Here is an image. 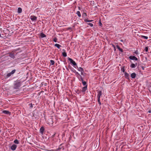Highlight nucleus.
<instances>
[{
  "label": "nucleus",
  "instance_id": "nucleus-15",
  "mask_svg": "<svg viewBox=\"0 0 151 151\" xmlns=\"http://www.w3.org/2000/svg\"><path fill=\"white\" fill-rule=\"evenodd\" d=\"M54 46L57 47L58 49H60V47H61V45L58 44H55Z\"/></svg>",
  "mask_w": 151,
  "mask_h": 151
},
{
  "label": "nucleus",
  "instance_id": "nucleus-30",
  "mask_svg": "<svg viewBox=\"0 0 151 151\" xmlns=\"http://www.w3.org/2000/svg\"><path fill=\"white\" fill-rule=\"evenodd\" d=\"M87 24L88 25H90L91 27H92L93 26V25L92 23H88Z\"/></svg>",
  "mask_w": 151,
  "mask_h": 151
},
{
  "label": "nucleus",
  "instance_id": "nucleus-27",
  "mask_svg": "<svg viewBox=\"0 0 151 151\" xmlns=\"http://www.w3.org/2000/svg\"><path fill=\"white\" fill-rule=\"evenodd\" d=\"M14 143H15V144H18L19 143V142L17 139L15 140L14 141Z\"/></svg>",
  "mask_w": 151,
  "mask_h": 151
},
{
  "label": "nucleus",
  "instance_id": "nucleus-34",
  "mask_svg": "<svg viewBox=\"0 0 151 151\" xmlns=\"http://www.w3.org/2000/svg\"><path fill=\"white\" fill-rule=\"evenodd\" d=\"M134 53L136 55H137L138 54V51L137 50L136 51H135Z\"/></svg>",
  "mask_w": 151,
  "mask_h": 151
},
{
  "label": "nucleus",
  "instance_id": "nucleus-32",
  "mask_svg": "<svg viewBox=\"0 0 151 151\" xmlns=\"http://www.w3.org/2000/svg\"><path fill=\"white\" fill-rule=\"evenodd\" d=\"M57 38H55L54 39H53V41L55 42H56L57 41Z\"/></svg>",
  "mask_w": 151,
  "mask_h": 151
},
{
  "label": "nucleus",
  "instance_id": "nucleus-6",
  "mask_svg": "<svg viewBox=\"0 0 151 151\" xmlns=\"http://www.w3.org/2000/svg\"><path fill=\"white\" fill-rule=\"evenodd\" d=\"M78 71L81 72V75H83V73H84V70L83 68L81 67L78 68Z\"/></svg>",
  "mask_w": 151,
  "mask_h": 151
},
{
  "label": "nucleus",
  "instance_id": "nucleus-33",
  "mask_svg": "<svg viewBox=\"0 0 151 151\" xmlns=\"http://www.w3.org/2000/svg\"><path fill=\"white\" fill-rule=\"evenodd\" d=\"M84 21L86 22H89V20H88L87 19H85L84 20Z\"/></svg>",
  "mask_w": 151,
  "mask_h": 151
},
{
  "label": "nucleus",
  "instance_id": "nucleus-14",
  "mask_svg": "<svg viewBox=\"0 0 151 151\" xmlns=\"http://www.w3.org/2000/svg\"><path fill=\"white\" fill-rule=\"evenodd\" d=\"M136 76V74L135 73H133L131 74V77L132 78H134Z\"/></svg>",
  "mask_w": 151,
  "mask_h": 151
},
{
  "label": "nucleus",
  "instance_id": "nucleus-7",
  "mask_svg": "<svg viewBox=\"0 0 151 151\" xmlns=\"http://www.w3.org/2000/svg\"><path fill=\"white\" fill-rule=\"evenodd\" d=\"M30 18L32 21H36L37 18L36 17L34 16H31L30 17Z\"/></svg>",
  "mask_w": 151,
  "mask_h": 151
},
{
  "label": "nucleus",
  "instance_id": "nucleus-31",
  "mask_svg": "<svg viewBox=\"0 0 151 151\" xmlns=\"http://www.w3.org/2000/svg\"><path fill=\"white\" fill-rule=\"evenodd\" d=\"M144 50L146 52H147L148 50V47H146L145 49Z\"/></svg>",
  "mask_w": 151,
  "mask_h": 151
},
{
  "label": "nucleus",
  "instance_id": "nucleus-36",
  "mask_svg": "<svg viewBox=\"0 0 151 151\" xmlns=\"http://www.w3.org/2000/svg\"><path fill=\"white\" fill-rule=\"evenodd\" d=\"M148 113H151V111L150 110L148 111Z\"/></svg>",
  "mask_w": 151,
  "mask_h": 151
},
{
  "label": "nucleus",
  "instance_id": "nucleus-39",
  "mask_svg": "<svg viewBox=\"0 0 151 151\" xmlns=\"http://www.w3.org/2000/svg\"><path fill=\"white\" fill-rule=\"evenodd\" d=\"M101 23L100 25V26H101Z\"/></svg>",
  "mask_w": 151,
  "mask_h": 151
},
{
  "label": "nucleus",
  "instance_id": "nucleus-17",
  "mask_svg": "<svg viewBox=\"0 0 151 151\" xmlns=\"http://www.w3.org/2000/svg\"><path fill=\"white\" fill-rule=\"evenodd\" d=\"M78 79H79V80L80 81H83V78L81 76V75L79 77V76L78 77Z\"/></svg>",
  "mask_w": 151,
  "mask_h": 151
},
{
  "label": "nucleus",
  "instance_id": "nucleus-9",
  "mask_svg": "<svg viewBox=\"0 0 151 151\" xmlns=\"http://www.w3.org/2000/svg\"><path fill=\"white\" fill-rule=\"evenodd\" d=\"M17 147V146L14 144L11 147V148L12 150H15Z\"/></svg>",
  "mask_w": 151,
  "mask_h": 151
},
{
  "label": "nucleus",
  "instance_id": "nucleus-18",
  "mask_svg": "<svg viewBox=\"0 0 151 151\" xmlns=\"http://www.w3.org/2000/svg\"><path fill=\"white\" fill-rule=\"evenodd\" d=\"M40 36L42 38H44L46 37V35L43 33H40Z\"/></svg>",
  "mask_w": 151,
  "mask_h": 151
},
{
  "label": "nucleus",
  "instance_id": "nucleus-16",
  "mask_svg": "<svg viewBox=\"0 0 151 151\" xmlns=\"http://www.w3.org/2000/svg\"><path fill=\"white\" fill-rule=\"evenodd\" d=\"M22 10L21 8L20 7H19L18 9V11L17 12L19 13H21L22 12Z\"/></svg>",
  "mask_w": 151,
  "mask_h": 151
},
{
  "label": "nucleus",
  "instance_id": "nucleus-5",
  "mask_svg": "<svg viewBox=\"0 0 151 151\" xmlns=\"http://www.w3.org/2000/svg\"><path fill=\"white\" fill-rule=\"evenodd\" d=\"M9 55V56L13 59L15 58V55L14 53L12 52H9L8 54Z\"/></svg>",
  "mask_w": 151,
  "mask_h": 151
},
{
  "label": "nucleus",
  "instance_id": "nucleus-22",
  "mask_svg": "<svg viewBox=\"0 0 151 151\" xmlns=\"http://www.w3.org/2000/svg\"><path fill=\"white\" fill-rule=\"evenodd\" d=\"M136 65H135L134 64L132 63L130 66L132 68H135L136 67Z\"/></svg>",
  "mask_w": 151,
  "mask_h": 151
},
{
  "label": "nucleus",
  "instance_id": "nucleus-35",
  "mask_svg": "<svg viewBox=\"0 0 151 151\" xmlns=\"http://www.w3.org/2000/svg\"><path fill=\"white\" fill-rule=\"evenodd\" d=\"M121 70L124 73V68H122Z\"/></svg>",
  "mask_w": 151,
  "mask_h": 151
},
{
  "label": "nucleus",
  "instance_id": "nucleus-26",
  "mask_svg": "<svg viewBox=\"0 0 151 151\" xmlns=\"http://www.w3.org/2000/svg\"><path fill=\"white\" fill-rule=\"evenodd\" d=\"M44 129L42 127L40 129V132L41 133H43L44 132Z\"/></svg>",
  "mask_w": 151,
  "mask_h": 151
},
{
  "label": "nucleus",
  "instance_id": "nucleus-1",
  "mask_svg": "<svg viewBox=\"0 0 151 151\" xmlns=\"http://www.w3.org/2000/svg\"><path fill=\"white\" fill-rule=\"evenodd\" d=\"M14 89H18L21 85V83L19 81H15L14 83Z\"/></svg>",
  "mask_w": 151,
  "mask_h": 151
},
{
  "label": "nucleus",
  "instance_id": "nucleus-25",
  "mask_svg": "<svg viewBox=\"0 0 151 151\" xmlns=\"http://www.w3.org/2000/svg\"><path fill=\"white\" fill-rule=\"evenodd\" d=\"M50 65H53L54 64L55 62L53 60H50Z\"/></svg>",
  "mask_w": 151,
  "mask_h": 151
},
{
  "label": "nucleus",
  "instance_id": "nucleus-12",
  "mask_svg": "<svg viewBox=\"0 0 151 151\" xmlns=\"http://www.w3.org/2000/svg\"><path fill=\"white\" fill-rule=\"evenodd\" d=\"M63 52L62 53V55L64 57H66L67 56V53L65 52V50L64 49H63Z\"/></svg>",
  "mask_w": 151,
  "mask_h": 151
},
{
  "label": "nucleus",
  "instance_id": "nucleus-2",
  "mask_svg": "<svg viewBox=\"0 0 151 151\" xmlns=\"http://www.w3.org/2000/svg\"><path fill=\"white\" fill-rule=\"evenodd\" d=\"M15 70H13L11 72L7 74L6 75V77L7 78H8L10 77L15 72Z\"/></svg>",
  "mask_w": 151,
  "mask_h": 151
},
{
  "label": "nucleus",
  "instance_id": "nucleus-38",
  "mask_svg": "<svg viewBox=\"0 0 151 151\" xmlns=\"http://www.w3.org/2000/svg\"><path fill=\"white\" fill-rule=\"evenodd\" d=\"M101 23L100 25V26H101Z\"/></svg>",
  "mask_w": 151,
  "mask_h": 151
},
{
  "label": "nucleus",
  "instance_id": "nucleus-40",
  "mask_svg": "<svg viewBox=\"0 0 151 151\" xmlns=\"http://www.w3.org/2000/svg\"><path fill=\"white\" fill-rule=\"evenodd\" d=\"M101 23L100 25V26H101Z\"/></svg>",
  "mask_w": 151,
  "mask_h": 151
},
{
  "label": "nucleus",
  "instance_id": "nucleus-10",
  "mask_svg": "<svg viewBox=\"0 0 151 151\" xmlns=\"http://www.w3.org/2000/svg\"><path fill=\"white\" fill-rule=\"evenodd\" d=\"M2 113L6 114H8L10 115L11 114L10 112L9 111L7 110L3 111H2Z\"/></svg>",
  "mask_w": 151,
  "mask_h": 151
},
{
  "label": "nucleus",
  "instance_id": "nucleus-3",
  "mask_svg": "<svg viewBox=\"0 0 151 151\" xmlns=\"http://www.w3.org/2000/svg\"><path fill=\"white\" fill-rule=\"evenodd\" d=\"M68 59L69 60L70 62V63L72 64L73 65H76L77 64L76 63L73 59L70 58H68Z\"/></svg>",
  "mask_w": 151,
  "mask_h": 151
},
{
  "label": "nucleus",
  "instance_id": "nucleus-20",
  "mask_svg": "<svg viewBox=\"0 0 151 151\" xmlns=\"http://www.w3.org/2000/svg\"><path fill=\"white\" fill-rule=\"evenodd\" d=\"M116 47L121 52H123V50L118 45H117Z\"/></svg>",
  "mask_w": 151,
  "mask_h": 151
},
{
  "label": "nucleus",
  "instance_id": "nucleus-13",
  "mask_svg": "<svg viewBox=\"0 0 151 151\" xmlns=\"http://www.w3.org/2000/svg\"><path fill=\"white\" fill-rule=\"evenodd\" d=\"M87 86H85L84 87H83L82 88V91L83 92H84L87 89Z\"/></svg>",
  "mask_w": 151,
  "mask_h": 151
},
{
  "label": "nucleus",
  "instance_id": "nucleus-29",
  "mask_svg": "<svg viewBox=\"0 0 151 151\" xmlns=\"http://www.w3.org/2000/svg\"><path fill=\"white\" fill-rule=\"evenodd\" d=\"M98 102L99 103V105H101V102L100 101V98H98Z\"/></svg>",
  "mask_w": 151,
  "mask_h": 151
},
{
  "label": "nucleus",
  "instance_id": "nucleus-37",
  "mask_svg": "<svg viewBox=\"0 0 151 151\" xmlns=\"http://www.w3.org/2000/svg\"><path fill=\"white\" fill-rule=\"evenodd\" d=\"M93 21V20H89V22H92V21Z\"/></svg>",
  "mask_w": 151,
  "mask_h": 151
},
{
  "label": "nucleus",
  "instance_id": "nucleus-19",
  "mask_svg": "<svg viewBox=\"0 0 151 151\" xmlns=\"http://www.w3.org/2000/svg\"><path fill=\"white\" fill-rule=\"evenodd\" d=\"M81 81L83 86H87V85L86 81H84L83 80Z\"/></svg>",
  "mask_w": 151,
  "mask_h": 151
},
{
  "label": "nucleus",
  "instance_id": "nucleus-24",
  "mask_svg": "<svg viewBox=\"0 0 151 151\" xmlns=\"http://www.w3.org/2000/svg\"><path fill=\"white\" fill-rule=\"evenodd\" d=\"M82 16L83 17L86 18L87 17V14L86 13L84 12Z\"/></svg>",
  "mask_w": 151,
  "mask_h": 151
},
{
  "label": "nucleus",
  "instance_id": "nucleus-21",
  "mask_svg": "<svg viewBox=\"0 0 151 151\" xmlns=\"http://www.w3.org/2000/svg\"><path fill=\"white\" fill-rule=\"evenodd\" d=\"M76 14H77V15L79 17H81V14L79 11H77Z\"/></svg>",
  "mask_w": 151,
  "mask_h": 151
},
{
  "label": "nucleus",
  "instance_id": "nucleus-4",
  "mask_svg": "<svg viewBox=\"0 0 151 151\" xmlns=\"http://www.w3.org/2000/svg\"><path fill=\"white\" fill-rule=\"evenodd\" d=\"M129 58L131 60L137 61L138 60L137 58L135 56H131L129 57Z\"/></svg>",
  "mask_w": 151,
  "mask_h": 151
},
{
  "label": "nucleus",
  "instance_id": "nucleus-11",
  "mask_svg": "<svg viewBox=\"0 0 151 151\" xmlns=\"http://www.w3.org/2000/svg\"><path fill=\"white\" fill-rule=\"evenodd\" d=\"M124 75L125 78H127L128 79L129 78V74L128 73H127L126 72L124 73Z\"/></svg>",
  "mask_w": 151,
  "mask_h": 151
},
{
  "label": "nucleus",
  "instance_id": "nucleus-23",
  "mask_svg": "<svg viewBox=\"0 0 151 151\" xmlns=\"http://www.w3.org/2000/svg\"><path fill=\"white\" fill-rule=\"evenodd\" d=\"M75 74L76 76H77V78L80 76L81 75L78 72L76 71L75 70Z\"/></svg>",
  "mask_w": 151,
  "mask_h": 151
},
{
  "label": "nucleus",
  "instance_id": "nucleus-8",
  "mask_svg": "<svg viewBox=\"0 0 151 151\" xmlns=\"http://www.w3.org/2000/svg\"><path fill=\"white\" fill-rule=\"evenodd\" d=\"M98 94H97V97L98 98H100V97L102 95V91H98Z\"/></svg>",
  "mask_w": 151,
  "mask_h": 151
},
{
  "label": "nucleus",
  "instance_id": "nucleus-28",
  "mask_svg": "<svg viewBox=\"0 0 151 151\" xmlns=\"http://www.w3.org/2000/svg\"><path fill=\"white\" fill-rule=\"evenodd\" d=\"M142 38H143L144 39H147L148 38V37L147 36H141Z\"/></svg>",
  "mask_w": 151,
  "mask_h": 151
}]
</instances>
